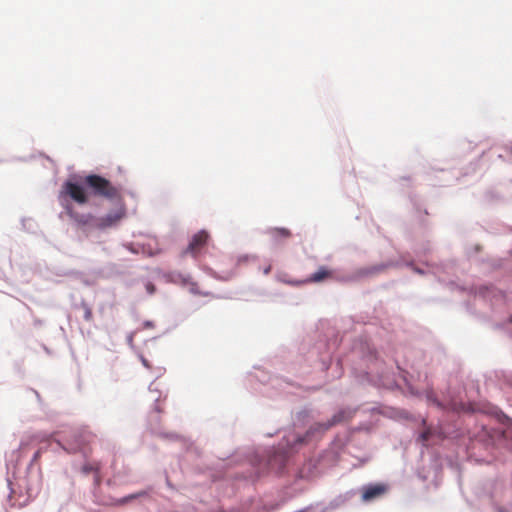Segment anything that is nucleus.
Masks as SVG:
<instances>
[{
  "label": "nucleus",
  "instance_id": "obj_1",
  "mask_svg": "<svg viewBox=\"0 0 512 512\" xmlns=\"http://www.w3.org/2000/svg\"><path fill=\"white\" fill-rule=\"evenodd\" d=\"M69 217L80 227H89L97 230H106L115 227L126 216L124 204L117 205L112 211L101 217H95L90 213L80 214L69 208Z\"/></svg>",
  "mask_w": 512,
  "mask_h": 512
},
{
  "label": "nucleus",
  "instance_id": "obj_9",
  "mask_svg": "<svg viewBox=\"0 0 512 512\" xmlns=\"http://www.w3.org/2000/svg\"><path fill=\"white\" fill-rule=\"evenodd\" d=\"M99 470H100V464L98 462H94V463H85L82 468H81V471L82 473L84 474H89L91 472H94L96 475H95V483L96 485H99L100 482H101V479H100V476H99Z\"/></svg>",
  "mask_w": 512,
  "mask_h": 512
},
{
  "label": "nucleus",
  "instance_id": "obj_19",
  "mask_svg": "<svg viewBox=\"0 0 512 512\" xmlns=\"http://www.w3.org/2000/svg\"><path fill=\"white\" fill-rule=\"evenodd\" d=\"M145 326H147V327H152V326H153V324H152L151 322H146V323H145Z\"/></svg>",
  "mask_w": 512,
  "mask_h": 512
},
{
  "label": "nucleus",
  "instance_id": "obj_7",
  "mask_svg": "<svg viewBox=\"0 0 512 512\" xmlns=\"http://www.w3.org/2000/svg\"><path fill=\"white\" fill-rule=\"evenodd\" d=\"M361 499L363 502H370L382 497L387 492V486L382 483L370 484L362 488Z\"/></svg>",
  "mask_w": 512,
  "mask_h": 512
},
{
  "label": "nucleus",
  "instance_id": "obj_16",
  "mask_svg": "<svg viewBox=\"0 0 512 512\" xmlns=\"http://www.w3.org/2000/svg\"><path fill=\"white\" fill-rule=\"evenodd\" d=\"M190 291H191L192 293H195V294L199 293V291H198V287H197V284H196V283L192 282V283L190 284Z\"/></svg>",
  "mask_w": 512,
  "mask_h": 512
},
{
  "label": "nucleus",
  "instance_id": "obj_8",
  "mask_svg": "<svg viewBox=\"0 0 512 512\" xmlns=\"http://www.w3.org/2000/svg\"><path fill=\"white\" fill-rule=\"evenodd\" d=\"M332 276V272L326 267H320L317 272L312 274L307 280L297 282V284L310 283V282H321Z\"/></svg>",
  "mask_w": 512,
  "mask_h": 512
},
{
  "label": "nucleus",
  "instance_id": "obj_13",
  "mask_svg": "<svg viewBox=\"0 0 512 512\" xmlns=\"http://www.w3.org/2000/svg\"><path fill=\"white\" fill-rule=\"evenodd\" d=\"M145 288H146V291L148 292V294H150V295L154 294L156 291V287L152 282H147L145 285Z\"/></svg>",
  "mask_w": 512,
  "mask_h": 512
},
{
  "label": "nucleus",
  "instance_id": "obj_10",
  "mask_svg": "<svg viewBox=\"0 0 512 512\" xmlns=\"http://www.w3.org/2000/svg\"><path fill=\"white\" fill-rule=\"evenodd\" d=\"M268 234L275 240L287 239L291 236V232L287 228H270Z\"/></svg>",
  "mask_w": 512,
  "mask_h": 512
},
{
  "label": "nucleus",
  "instance_id": "obj_6",
  "mask_svg": "<svg viewBox=\"0 0 512 512\" xmlns=\"http://www.w3.org/2000/svg\"><path fill=\"white\" fill-rule=\"evenodd\" d=\"M210 236L205 230H201L194 234L183 252V255L190 254L192 257H198L206 247Z\"/></svg>",
  "mask_w": 512,
  "mask_h": 512
},
{
  "label": "nucleus",
  "instance_id": "obj_20",
  "mask_svg": "<svg viewBox=\"0 0 512 512\" xmlns=\"http://www.w3.org/2000/svg\"><path fill=\"white\" fill-rule=\"evenodd\" d=\"M142 362H143V364H144L146 367H149V366H148V363H147V361H146L145 359H142Z\"/></svg>",
  "mask_w": 512,
  "mask_h": 512
},
{
  "label": "nucleus",
  "instance_id": "obj_17",
  "mask_svg": "<svg viewBox=\"0 0 512 512\" xmlns=\"http://www.w3.org/2000/svg\"><path fill=\"white\" fill-rule=\"evenodd\" d=\"M41 455V450L36 451V453L33 456V460L36 461Z\"/></svg>",
  "mask_w": 512,
  "mask_h": 512
},
{
  "label": "nucleus",
  "instance_id": "obj_4",
  "mask_svg": "<svg viewBox=\"0 0 512 512\" xmlns=\"http://www.w3.org/2000/svg\"><path fill=\"white\" fill-rule=\"evenodd\" d=\"M353 417V411L351 410H341L338 413H336L331 420L325 422V423H315L310 427V429L307 431L305 438H299V443H304L307 441V438L314 435L315 433H323L327 431L329 428L334 426L335 424L347 421Z\"/></svg>",
  "mask_w": 512,
  "mask_h": 512
},
{
  "label": "nucleus",
  "instance_id": "obj_11",
  "mask_svg": "<svg viewBox=\"0 0 512 512\" xmlns=\"http://www.w3.org/2000/svg\"><path fill=\"white\" fill-rule=\"evenodd\" d=\"M145 495H146V492H144V491H141V492H138V493H134V494H130L128 496H125V497L119 499L117 501V504L118 505H124V504L128 503L131 500H134L136 498H139V497H142V496H145Z\"/></svg>",
  "mask_w": 512,
  "mask_h": 512
},
{
  "label": "nucleus",
  "instance_id": "obj_14",
  "mask_svg": "<svg viewBox=\"0 0 512 512\" xmlns=\"http://www.w3.org/2000/svg\"><path fill=\"white\" fill-rule=\"evenodd\" d=\"M385 268H386V266H374L369 270L368 273H370V274L377 273V272L384 270Z\"/></svg>",
  "mask_w": 512,
  "mask_h": 512
},
{
  "label": "nucleus",
  "instance_id": "obj_5",
  "mask_svg": "<svg viewBox=\"0 0 512 512\" xmlns=\"http://www.w3.org/2000/svg\"><path fill=\"white\" fill-rule=\"evenodd\" d=\"M61 195L70 197L74 202L80 205L87 204L89 201V195L85 187L72 181H67L63 184Z\"/></svg>",
  "mask_w": 512,
  "mask_h": 512
},
{
  "label": "nucleus",
  "instance_id": "obj_15",
  "mask_svg": "<svg viewBox=\"0 0 512 512\" xmlns=\"http://www.w3.org/2000/svg\"><path fill=\"white\" fill-rule=\"evenodd\" d=\"M430 432L429 430L424 431L421 433L420 438L423 442L427 441L429 439Z\"/></svg>",
  "mask_w": 512,
  "mask_h": 512
},
{
  "label": "nucleus",
  "instance_id": "obj_18",
  "mask_svg": "<svg viewBox=\"0 0 512 512\" xmlns=\"http://www.w3.org/2000/svg\"><path fill=\"white\" fill-rule=\"evenodd\" d=\"M270 271H271V266H270V265H268V266L264 269V274H266V275H267V274H269V273H270Z\"/></svg>",
  "mask_w": 512,
  "mask_h": 512
},
{
  "label": "nucleus",
  "instance_id": "obj_12",
  "mask_svg": "<svg viewBox=\"0 0 512 512\" xmlns=\"http://www.w3.org/2000/svg\"><path fill=\"white\" fill-rule=\"evenodd\" d=\"M81 308H82L83 313H84L85 321H87V322L92 321L93 313H92V309L90 308V306L87 303L82 302L81 303Z\"/></svg>",
  "mask_w": 512,
  "mask_h": 512
},
{
  "label": "nucleus",
  "instance_id": "obj_3",
  "mask_svg": "<svg viewBox=\"0 0 512 512\" xmlns=\"http://www.w3.org/2000/svg\"><path fill=\"white\" fill-rule=\"evenodd\" d=\"M94 440V435L87 429H78L72 431L61 443H57L68 453H82L87 457L91 453L90 444Z\"/></svg>",
  "mask_w": 512,
  "mask_h": 512
},
{
  "label": "nucleus",
  "instance_id": "obj_2",
  "mask_svg": "<svg viewBox=\"0 0 512 512\" xmlns=\"http://www.w3.org/2000/svg\"><path fill=\"white\" fill-rule=\"evenodd\" d=\"M83 183L92 196L104 198L110 201H118L119 204H124L121 195V188L113 185L108 179L97 175L89 174L84 177Z\"/></svg>",
  "mask_w": 512,
  "mask_h": 512
}]
</instances>
